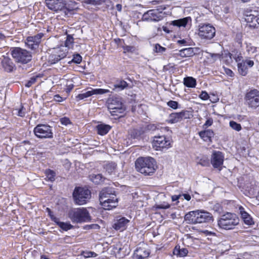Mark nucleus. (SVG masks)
I'll list each match as a JSON object with an SVG mask.
<instances>
[{
  "mask_svg": "<svg viewBox=\"0 0 259 259\" xmlns=\"http://www.w3.org/2000/svg\"><path fill=\"white\" fill-rule=\"evenodd\" d=\"M128 83L122 78H117L115 79L113 90L118 91H123L128 88Z\"/></svg>",
  "mask_w": 259,
  "mask_h": 259,
  "instance_id": "27",
  "label": "nucleus"
},
{
  "mask_svg": "<svg viewBox=\"0 0 259 259\" xmlns=\"http://www.w3.org/2000/svg\"><path fill=\"white\" fill-rule=\"evenodd\" d=\"M66 98H63L61 97L59 94H56L54 96V100L57 102H61L65 100Z\"/></svg>",
  "mask_w": 259,
  "mask_h": 259,
  "instance_id": "57",
  "label": "nucleus"
},
{
  "mask_svg": "<svg viewBox=\"0 0 259 259\" xmlns=\"http://www.w3.org/2000/svg\"><path fill=\"white\" fill-rule=\"evenodd\" d=\"M142 19L148 21H158L162 19V16L156 10H150L143 14Z\"/></svg>",
  "mask_w": 259,
  "mask_h": 259,
  "instance_id": "19",
  "label": "nucleus"
},
{
  "mask_svg": "<svg viewBox=\"0 0 259 259\" xmlns=\"http://www.w3.org/2000/svg\"><path fill=\"white\" fill-rule=\"evenodd\" d=\"M251 67L254 65V62L252 60H242L240 63H237L238 71L242 76H246L248 73V67Z\"/></svg>",
  "mask_w": 259,
  "mask_h": 259,
  "instance_id": "18",
  "label": "nucleus"
},
{
  "mask_svg": "<svg viewBox=\"0 0 259 259\" xmlns=\"http://www.w3.org/2000/svg\"><path fill=\"white\" fill-rule=\"evenodd\" d=\"M44 36V33L41 32L33 36H27L25 40V45L32 51H36Z\"/></svg>",
  "mask_w": 259,
  "mask_h": 259,
  "instance_id": "13",
  "label": "nucleus"
},
{
  "mask_svg": "<svg viewBox=\"0 0 259 259\" xmlns=\"http://www.w3.org/2000/svg\"><path fill=\"white\" fill-rule=\"evenodd\" d=\"M42 77V74H38L36 75L35 76H33L31 77L29 80L27 81V82L25 83V86L27 88H30L35 83L38 78H41Z\"/></svg>",
  "mask_w": 259,
  "mask_h": 259,
  "instance_id": "40",
  "label": "nucleus"
},
{
  "mask_svg": "<svg viewBox=\"0 0 259 259\" xmlns=\"http://www.w3.org/2000/svg\"><path fill=\"white\" fill-rule=\"evenodd\" d=\"M185 220L191 224L204 223L210 222L212 217L210 213L204 210L190 211L184 217Z\"/></svg>",
  "mask_w": 259,
  "mask_h": 259,
  "instance_id": "2",
  "label": "nucleus"
},
{
  "mask_svg": "<svg viewBox=\"0 0 259 259\" xmlns=\"http://www.w3.org/2000/svg\"><path fill=\"white\" fill-rule=\"evenodd\" d=\"M69 218L73 222L81 223L89 222L91 217L87 208L79 207L74 208L69 212Z\"/></svg>",
  "mask_w": 259,
  "mask_h": 259,
  "instance_id": "7",
  "label": "nucleus"
},
{
  "mask_svg": "<svg viewBox=\"0 0 259 259\" xmlns=\"http://www.w3.org/2000/svg\"><path fill=\"white\" fill-rule=\"evenodd\" d=\"M181 197V195H174L171 196V200L172 201L178 200Z\"/></svg>",
  "mask_w": 259,
  "mask_h": 259,
  "instance_id": "60",
  "label": "nucleus"
},
{
  "mask_svg": "<svg viewBox=\"0 0 259 259\" xmlns=\"http://www.w3.org/2000/svg\"><path fill=\"white\" fill-rule=\"evenodd\" d=\"M89 178L92 182L97 185L102 183L104 181L101 174H92L89 176Z\"/></svg>",
  "mask_w": 259,
  "mask_h": 259,
  "instance_id": "35",
  "label": "nucleus"
},
{
  "mask_svg": "<svg viewBox=\"0 0 259 259\" xmlns=\"http://www.w3.org/2000/svg\"><path fill=\"white\" fill-rule=\"evenodd\" d=\"M114 41L118 46H120L121 47H122V46H124L123 45L125 44L124 39L119 38H115Z\"/></svg>",
  "mask_w": 259,
  "mask_h": 259,
  "instance_id": "56",
  "label": "nucleus"
},
{
  "mask_svg": "<svg viewBox=\"0 0 259 259\" xmlns=\"http://www.w3.org/2000/svg\"><path fill=\"white\" fill-rule=\"evenodd\" d=\"M167 105L168 107L176 109L178 108V103L177 101L170 100L167 103Z\"/></svg>",
  "mask_w": 259,
  "mask_h": 259,
  "instance_id": "52",
  "label": "nucleus"
},
{
  "mask_svg": "<svg viewBox=\"0 0 259 259\" xmlns=\"http://www.w3.org/2000/svg\"><path fill=\"white\" fill-rule=\"evenodd\" d=\"M97 256V254L96 253L93 252V251H89L87 252V257H96Z\"/></svg>",
  "mask_w": 259,
  "mask_h": 259,
  "instance_id": "59",
  "label": "nucleus"
},
{
  "mask_svg": "<svg viewBox=\"0 0 259 259\" xmlns=\"http://www.w3.org/2000/svg\"><path fill=\"white\" fill-rule=\"evenodd\" d=\"M50 217L52 220L64 231H68L72 229L73 227L72 225H71L69 223L60 222L58 218L54 216L53 215H50Z\"/></svg>",
  "mask_w": 259,
  "mask_h": 259,
  "instance_id": "28",
  "label": "nucleus"
},
{
  "mask_svg": "<svg viewBox=\"0 0 259 259\" xmlns=\"http://www.w3.org/2000/svg\"><path fill=\"white\" fill-rule=\"evenodd\" d=\"M229 125L233 130L237 132H239L242 130L241 125L233 120L229 122Z\"/></svg>",
  "mask_w": 259,
  "mask_h": 259,
  "instance_id": "43",
  "label": "nucleus"
},
{
  "mask_svg": "<svg viewBox=\"0 0 259 259\" xmlns=\"http://www.w3.org/2000/svg\"><path fill=\"white\" fill-rule=\"evenodd\" d=\"M91 191L85 187H76L73 192L72 197L75 204L82 205L87 204L91 198Z\"/></svg>",
  "mask_w": 259,
  "mask_h": 259,
  "instance_id": "5",
  "label": "nucleus"
},
{
  "mask_svg": "<svg viewBox=\"0 0 259 259\" xmlns=\"http://www.w3.org/2000/svg\"><path fill=\"white\" fill-rule=\"evenodd\" d=\"M239 223V219L234 213L227 212L221 215L218 221L220 228L225 230L233 229Z\"/></svg>",
  "mask_w": 259,
  "mask_h": 259,
  "instance_id": "4",
  "label": "nucleus"
},
{
  "mask_svg": "<svg viewBox=\"0 0 259 259\" xmlns=\"http://www.w3.org/2000/svg\"><path fill=\"white\" fill-rule=\"evenodd\" d=\"M154 51L157 53H163L166 51V48L162 47L159 44H156L154 46Z\"/></svg>",
  "mask_w": 259,
  "mask_h": 259,
  "instance_id": "47",
  "label": "nucleus"
},
{
  "mask_svg": "<svg viewBox=\"0 0 259 259\" xmlns=\"http://www.w3.org/2000/svg\"><path fill=\"white\" fill-rule=\"evenodd\" d=\"M1 64L5 71L7 72H12L16 69L15 64L12 59L8 57L3 56Z\"/></svg>",
  "mask_w": 259,
  "mask_h": 259,
  "instance_id": "21",
  "label": "nucleus"
},
{
  "mask_svg": "<svg viewBox=\"0 0 259 259\" xmlns=\"http://www.w3.org/2000/svg\"><path fill=\"white\" fill-rule=\"evenodd\" d=\"M244 99L245 104L248 108L256 109L259 107V91L255 89L247 91Z\"/></svg>",
  "mask_w": 259,
  "mask_h": 259,
  "instance_id": "8",
  "label": "nucleus"
},
{
  "mask_svg": "<svg viewBox=\"0 0 259 259\" xmlns=\"http://www.w3.org/2000/svg\"><path fill=\"white\" fill-rule=\"evenodd\" d=\"M183 196H184V198L187 201L190 200L191 198V196L189 194H183Z\"/></svg>",
  "mask_w": 259,
  "mask_h": 259,
  "instance_id": "62",
  "label": "nucleus"
},
{
  "mask_svg": "<svg viewBox=\"0 0 259 259\" xmlns=\"http://www.w3.org/2000/svg\"><path fill=\"white\" fill-rule=\"evenodd\" d=\"M213 121L212 118H208L202 127L203 128L206 129L210 126L213 124Z\"/></svg>",
  "mask_w": 259,
  "mask_h": 259,
  "instance_id": "54",
  "label": "nucleus"
},
{
  "mask_svg": "<svg viewBox=\"0 0 259 259\" xmlns=\"http://www.w3.org/2000/svg\"><path fill=\"white\" fill-rule=\"evenodd\" d=\"M169 207H170L169 204L165 205V204H159V205H157L156 206V208H158V209H167Z\"/></svg>",
  "mask_w": 259,
  "mask_h": 259,
  "instance_id": "58",
  "label": "nucleus"
},
{
  "mask_svg": "<svg viewBox=\"0 0 259 259\" xmlns=\"http://www.w3.org/2000/svg\"><path fill=\"white\" fill-rule=\"evenodd\" d=\"M82 61V57L79 54L73 55V58L69 63L73 62L76 64H80Z\"/></svg>",
  "mask_w": 259,
  "mask_h": 259,
  "instance_id": "46",
  "label": "nucleus"
},
{
  "mask_svg": "<svg viewBox=\"0 0 259 259\" xmlns=\"http://www.w3.org/2000/svg\"><path fill=\"white\" fill-rule=\"evenodd\" d=\"M183 83L186 87L194 88H195L197 82L195 78L191 76H188L184 78Z\"/></svg>",
  "mask_w": 259,
  "mask_h": 259,
  "instance_id": "34",
  "label": "nucleus"
},
{
  "mask_svg": "<svg viewBox=\"0 0 259 259\" xmlns=\"http://www.w3.org/2000/svg\"><path fill=\"white\" fill-rule=\"evenodd\" d=\"M234 41L235 43L237 44V47H242L243 35L241 33H236L234 38Z\"/></svg>",
  "mask_w": 259,
  "mask_h": 259,
  "instance_id": "44",
  "label": "nucleus"
},
{
  "mask_svg": "<svg viewBox=\"0 0 259 259\" xmlns=\"http://www.w3.org/2000/svg\"><path fill=\"white\" fill-rule=\"evenodd\" d=\"M215 29L210 24H201L199 26L198 34L203 39H212L215 35Z\"/></svg>",
  "mask_w": 259,
  "mask_h": 259,
  "instance_id": "11",
  "label": "nucleus"
},
{
  "mask_svg": "<svg viewBox=\"0 0 259 259\" xmlns=\"http://www.w3.org/2000/svg\"><path fill=\"white\" fill-rule=\"evenodd\" d=\"M25 108L23 105L21 104L20 108L18 110L17 115L21 117H24L25 115Z\"/></svg>",
  "mask_w": 259,
  "mask_h": 259,
  "instance_id": "50",
  "label": "nucleus"
},
{
  "mask_svg": "<svg viewBox=\"0 0 259 259\" xmlns=\"http://www.w3.org/2000/svg\"><path fill=\"white\" fill-rule=\"evenodd\" d=\"M134 254L138 259H143L149 256L150 251L146 245H142L137 248Z\"/></svg>",
  "mask_w": 259,
  "mask_h": 259,
  "instance_id": "22",
  "label": "nucleus"
},
{
  "mask_svg": "<svg viewBox=\"0 0 259 259\" xmlns=\"http://www.w3.org/2000/svg\"><path fill=\"white\" fill-rule=\"evenodd\" d=\"M60 121L62 125H67L71 124L70 119L67 117H64L60 119Z\"/></svg>",
  "mask_w": 259,
  "mask_h": 259,
  "instance_id": "53",
  "label": "nucleus"
},
{
  "mask_svg": "<svg viewBox=\"0 0 259 259\" xmlns=\"http://www.w3.org/2000/svg\"><path fill=\"white\" fill-rule=\"evenodd\" d=\"M191 20L192 19L190 17H187L182 19L172 21L170 23V24L173 26H177L179 27H185L186 26L187 24L188 23L189 21L191 22Z\"/></svg>",
  "mask_w": 259,
  "mask_h": 259,
  "instance_id": "30",
  "label": "nucleus"
},
{
  "mask_svg": "<svg viewBox=\"0 0 259 259\" xmlns=\"http://www.w3.org/2000/svg\"><path fill=\"white\" fill-rule=\"evenodd\" d=\"M192 114L188 110H183L179 112H173L169 115L167 122L168 123H176L183 119H190Z\"/></svg>",
  "mask_w": 259,
  "mask_h": 259,
  "instance_id": "12",
  "label": "nucleus"
},
{
  "mask_svg": "<svg viewBox=\"0 0 259 259\" xmlns=\"http://www.w3.org/2000/svg\"><path fill=\"white\" fill-rule=\"evenodd\" d=\"M45 3L49 9L56 13L66 8L65 0H45Z\"/></svg>",
  "mask_w": 259,
  "mask_h": 259,
  "instance_id": "16",
  "label": "nucleus"
},
{
  "mask_svg": "<svg viewBox=\"0 0 259 259\" xmlns=\"http://www.w3.org/2000/svg\"><path fill=\"white\" fill-rule=\"evenodd\" d=\"M239 213L244 224L248 226H251L254 224L251 216L247 212L242 206L239 207Z\"/></svg>",
  "mask_w": 259,
  "mask_h": 259,
  "instance_id": "23",
  "label": "nucleus"
},
{
  "mask_svg": "<svg viewBox=\"0 0 259 259\" xmlns=\"http://www.w3.org/2000/svg\"><path fill=\"white\" fill-rule=\"evenodd\" d=\"M130 220L125 217H121L117 219L113 225V228L116 230L123 231L126 229L127 224Z\"/></svg>",
  "mask_w": 259,
  "mask_h": 259,
  "instance_id": "25",
  "label": "nucleus"
},
{
  "mask_svg": "<svg viewBox=\"0 0 259 259\" xmlns=\"http://www.w3.org/2000/svg\"><path fill=\"white\" fill-rule=\"evenodd\" d=\"M35 136L39 139L52 138L53 133L51 126L48 124H39L33 129Z\"/></svg>",
  "mask_w": 259,
  "mask_h": 259,
  "instance_id": "10",
  "label": "nucleus"
},
{
  "mask_svg": "<svg viewBox=\"0 0 259 259\" xmlns=\"http://www.w3.org/2000/svg\"><path fill=\"white\" fill-rule=\"evenodd\" d=\"M96 128L98 135L104 136L110 131L111 126L108 124H100L97 125Z\"/></svg>",
  "mask_w": 259,
  "mask_h": 259,
  "instance_id": "31",
  "label": "nucleus"
},
{
  "mask_svg": "<svg viewBox=\"0 0 259 259\" xmlns=\"http://www.w3.org/2000/svg\"><path fill=\"white\" fill-rule=\"evenodd\" d=\"M117 168V164L113 161H108L103 165L104 169L109 175L115 174Z\"/></svg>",
  "mask_w": 259,
  "mask_h": 259,
  "instance_id": "29",
  "label": "nucleus"
},
{
  "mask_svg": "<svg viewBox=\"0 0 259 259\" xmlns=\"http://www.w3.org/2000/svg\"><path fill=\"white\" fill-rule=\"evenodd\" d=\"M162 30L166 32V33H169L170 31L168 29V28L166 26H162Z\"/></svg>",
  "mask_w": 259,
  "mask_h": 259,
  "instance_id": "64",
  "label": "nucleus"
},
{
  "mask_svg": "<svg viewBox=\"0 0 259 259\" xmlns=\"http://www.w3.org/2000/svg\"><path fill=\"white\" fill-rule=\"evenodd\" d=\"M176 68L174 64L169 63L166 65H164L163 68V70L164 72L168 71L170 74L174 73L176 71Z\"/></svg>",
  "mask_w": 259,
  "mask_h": 259,
  "instance_id": "41",
  "label": "nucleus"
},
{
  "mask_svg": "<svg viewBox=\"0 0 259 259\" xmlns=\"http://www.w3.org/2000/svg\"><path fill=\"white\" fill-rule=\"evenodd\" d=\"M223 68L225 74L228 76L230 77H233L234 76V73L231 69L224 66L223 67Z\"/></svg>",
  "mask_w": 259,
  "mask_h": 259,
  "instance_id": "49",
  "label": "nucleus"
},
{
  "mask_svg": "<svg viewBox=\"0 0 259 259\" xmlns=\"http://www.w3.org/2000/svg\"><path fill=\"white\" fill-rule=\"evenodd\" d=\"M221 56L219 54H212L211 58L213 59V62H214L217 59L220 58Z\"/></svg>",
  "mask_w": 259,
  "mask_h": 259,
  "instance_id": "61",
  "label": "nucleus"
},
{
  "mask_svg": "<svg viewBox=\"0 0 259 259\" xmlns=\"http://www.w3.org/2000/svg\"><path fill=\"white\" fill-rule=\"evenodd\" d=\"M222 62L227 65H231L233 62V60L232 59V54H231V53L229 52L225 53L222 56Z\"/></svg>",
  "mask_w": 259,
  "mask_h": 259,
  "instance_id": "37",
  "label": "nucleus"
},
{
  "mask_svg": "<svg viewBox=\"0 0 259 259\" xmlns=\"http://www.w3.org/2000/svg\"><path fill=\"white\" fill-rule=\"evenodd\" d=\"M232 59H233L237 63H240L243 60V56L241 52L237 50L232 51Z\"/></svg>",
  "mask_w": 259,
  "mask_h": 259,
  "instance_id": "39",
  "label": "nucleus"
},
{
  "mask_svg": "<svg viewBox=\"0 0 259 259\" xmlns=\"http://www.w3.org/2000/svg\"><path fill=\"white\" fill-rule=\"evenodd\" d=\"M108 89H92L91 91H88L84 93L79 94L76 96V100L78 101L89 98L94 95H102L110 93Z\"/></svg>",
  "mask_w": 259,
  "mask_h": 259,
  "instance_id": "17",
  "label": "nucleus"
},
{
  "mask_svg": "<svg viewBox=\"0 0 259 259\" xmlns=\"http://www.w3.org/2000/svg\"><path fill=\"white\" fill-rule=\"evenodd\" d=\"M45 174L46 176V179L48 181L54 182L55 180L56 177V172L51 169H47L45 171Z\"/></svg>",
  "mask_w": 259,
  "mask_h": 259,
  "instance_id": "38",
  "label": "nucleus"
},
{
  "mask_svg": "<svg viewBox=\"0 0 259 259\" xmlns=\"http://www.w3.org/2000/svg\"><path fill=\"white\" fill-rule=\"evenodd\" d=\"M122 48L123 49L124 53H132L135 51V47L134 46L124 45L122 46Z\"/></svg>",
  "mask_w": 259,
  "mask_h": 259,
  "instance_id": "48",
  "label": "nucleus"
},
{
  "mask_svg": "<svg viewBox=\"0 0 259 259\" xmlns=\"http://www.w3.org/2000/svg\"><path fill=\"white\" fill-rule=\"evenodd\" d=\"M188 253V249L186 248H181L179 245H177L173 249V254L179 257H185Z\"/></svg>",
  "mask_w": 259,
  "mask_h": 259,
  "instance_id": "33",
  "label": "nucleus"
},
{
  "mask_svg": "<svg viewBox=\"0 0 259 259\" xmlns=\"http://www.w3.org/2000/svg\"><path fill=\"white\" fill-rule=\"evenodd\" d=\"M136 170L144 176H152L157 166L154 158L151 157H140L135 161Z\"/></svg>",
  "mask_w": 259,
  "mask_h": 259,
  "instance_id": "1",
  "label": "nucleus"
},
{
  "mask_svg": "<svg viewBox=\"0 0 259 259\" xmlns=\"http://www.w3.org/2000/svg\"><path fill=\"white\" fill-rule=\"evenodd\" d=\"M103 3L102 0H87L86 3L94 6L101 5Z\"/></svg>",
  "mask_w": 259,
  "mask_h": 259,
  "instance_id": "51",
  "label": "nucleus"
},
{
  "mask_svg": "<svg viewBox=\"0 0 259 259\" xmlns=\"http://www.w3.org/2000/svg\"><path fill=\"white\" fill-rule=\"evenodd\" d=\"M247 23H250L251 27H256L259 25V17L252 14L247 15L245 18Z\"/></svg>",
  "mask_w": 259,
  "mask_h": 259,
  "instance_id": "32",
  "label": "nucleus"
},
{
  "mask_svg": "<svg viewBox=\"0 0 259 259\" xmlns=\"http://www.w3.org/2000/svg\"><path fill=\"white\" fill-rule=\"evenodd\" d=\"M198 164L202 166H208L210 165L209 159L207 157L203 156L200 159Z\"/></svg>",
  "mask_w": 259,
  "mask_h": 259,
  "instance_id": "45",
  "label": "nucleus"
},
{
  "mask_svg": "<svg viewBox=\"0 0 259 259\" xmlns=\"http://www.w3.org/2000/svg\"><path fill=\"white\" fill-rule=\"evenodd\" d=\"M66 56L67 52H64L61 49H54L49 53L47 60L49 64H54L65 58Z\"/></svg>",
  "mask_w": 259,
  "mask_h": 259,
  "instance_id": "15",
  "label": "nucleus"
},
{
  "mask_svg": "<svg viewBox=\"0 0 259 259\" xmlns=\"http://www.w3.org/2000/svg\"><path fill=\"white\" fill-rule=\"evenodd\" d=\"M199 97L202 100L205 101L209 99V96L208 93L204 91H202L201 94L199 95Z\"/></svg>",
  "mask_w": 259,
  "mask_h": 259,
  "instance_id": "55",
  "label": "nucleus"
},
{
  "mask_svg": "<svg viewBox=\"0 0 259 259\" xmlns=\"http://www.w3.org/2000/svg\"><path fill=\"white\" fill-rule=\"evenodd\" d=\"M224 161V155L221 151H213L211 156L210 162L214 168L221 171Z\"/></svg>",
  "mask_w": 259,
  "mask_h": 259,
  "instance_id": "14",
  "label": "nucleus"
},
{
  "mask_svg": "<svg viewBox=\"0 0 259 259\" xmlns=\"http://www.w3.org/2000/svg\"><path fill=\"white\" fill-rule=\"evenodd\" d=\"M152 144L153 148L156 151L167 150L171 147V141L165 136H155Z\"/></svg>",
  "mask_w": 259,
  "mask_h": 259,
  "instance_id": "9",
  "label": "nucleus"
},
{
  "mask_svg": "<svg viewBox=\"0 0 259 259\" xmlns=\"http://www.w3.org/2000/svg\"><path fill=\"white\" fill-rule=\"evenodd\" d=\"M247 51L248 52L251 51L252 53H254V52H255L256 51V48H255L250 47V49H248V48H249L248 46H247Z\"/></svg>",
  "mask_w": 259,
  "mask_h": 259,
  "instance_id": "63",
  "label": "nucleus"
},
{
  "mask_svg": "<svg viewBox=\"0 0 259 259\" xmlns=\"http://www.w3.org/2000/svg\"><path fill=\"white\" fill-rule=\"evenodd\" d=\"M112 196H116L115 191L111 188H104L101 190L99 194L100 202H103L108 198H111Z\"/></svg>",
  "mask_w": 259,
  "mask_h": 259,
  "instance_id": "26",
  "label": "nucleus"
},
{
  "mask_svg": "<svg viewBox=\"0 0 259 259\" xmlns=\"http://www.w3.org/2000/svg\"><path fill=\"white\" fill-rule=\"evenodd\" d=\"M66 38L64 42V46L68 49H72L74 46V39L73 35L67 34V32H65Z\"/></svg>",
  "mask_w": 259,
  "mask_h": 259,
  "instance_id": "36",
  "label": "nucleus"
},
{
  "mask_svg": "<svg viewBox=\"0 0 259 259\" xmlns=\"http://www.w3.org/2000/svg\"><path fill=\"white\" fill-rule=\"evenodd\" d=\"M106 104L112 116L120 117L119 114L123 113L125 110L122 98L119 96H113L109 97L107 100Z\"/></svg>",
  "mask_w": 259,
  "mask_h": 259,
  "instance_id": "3",
  "label": "nucleus"
},
{
  "mask_svg": "<svg viewBox=\"0 0 259 259\" xmlns=\"http://www.w3.org/2000/svg\"><path fill=\"white\" fill-rule=\"evenodd\" d=\"M11 55L15 62L22 64H26L32 60L31 53L20 47H13L11 49Z\"/></svg>",
  "mask_w": 259,
  "mask_h": 259,
  "instance_id": "6",
  "label": "nucleus"
},
{
  "mask_svg": "<svg viewBox=\"0 0 259 259\" xmlns=\"http://www.w3.org/2000/svg\"><path fill=\"white\" fill-rule=\"evenodd\" d=\"M198 135L200 138L205 142L211 143L212 139L214 136L213 130L211 129H205L198 133Z\"/></svg>",
  "mask_w": 259,
  "mask_h": 259,
  "instance_id": "24",
  "label": "nucleus"
},
{
  "mask_svg": "<svg viewBox=\"0 0 259 259\" xmlns=\"http://www.w3.org/2000/svg\"><path fill=\"white\" fill-rule=\"evenodd\" d=\"M193 53V51L191 48L184 49L180 51V55L183 57H188L191 56Z\"/></svg>",
  "mask_w": 259,
  "mask_h": 259,
  "instance_id": "42",
  "label": "nucleus"
},
{
  "mask_svg": "<svg viewBox=\"0 0 259 259\" xmlns=\"http://www.w3.org/2000/svg\"><path fill=\"white\" fill-rule=\"evenodd\" d=\"M118 202L116 196H112L111 198L106 199L100 202V204L104 209L109 210L116 207L118 205Z\"/></svg>",
  "mask_w": 259,
  "mask_h": 259,
  "instance_id": "20",
  "label": "nucleus"
}]
</instances>
